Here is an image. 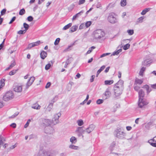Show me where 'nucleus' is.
Masks as SVG:
<instances>
[{
  "label": "nucleus",
  "mask_w": 156,
  "mask_h": 156,
  "mask_svg": "<svg viewBox=\"0 0 156 156\" xmlns=\"http://www.w3.org/2000/svg\"><path fill=\"white\" fill-rule=\"evenodd\" d=\"M123 81L120 80L115 84L114 90L115 95L118 96L121 95L123 89Z\"/></svg>",
  "instance_id": "1"
},
{
  "label": "nucleus",
  "mask_w": 156,
  "mask_h": 156,
  "mask_svg": "<svg viewBox=\"0 0 156 156\" xmlns=\"http://www.w3.org/2000/svg\"><path fill=\"white\" fill-rule=\"evenodd\" d=\"M105 32L101 29H99L94 30L92 34L94 41H98L103 38L105 36Z\"/></svg>",
  "instance_id": "2"
},
{
  "label": "nucleus",
  "mask_w": 156,
  "mask_h": 156,
  "mask_svg": "<svg viewBox=\"0 0 156 156\" xmlns=\"http://www.w3.org/2000/svg\"><path fill=\"white\" fill-rule=\"evenodd\" d=\"M114 134L115 137L121 139L124 138L126 136V133L123 129L121 128L117 129L115 131Z\"/></svg>",
  "instance_id": "3"
},
{
  "label": "nucleus",
  "mask_w": 156,
  "mask_h": 156,
  "mask_svg": "<svg viewBox=\"0 0 156 156\" xmlns=\"http://www.w3.org/2000/svg\"><path fill=\"white\" fill-rule=\"evenodd\" d=\"M58 98V96H55V97L49 102L48 106L46 108H44L45 112H50L51 111L53 107V103L57 101Z\"/></svg>",
  "instance_id": "4"
},
{
  "label": "nucleus",
  "mask_w": 156,
  "mask_h": 156,
  "mask_svg": "<svg viewBox=\"0 0 156 156\" xmlns=\"http://www.w3.org/2000/svg\"><path fill=\"white\" fill-rule=\"evenodd\" d=\"M14 97V94L11 91L6 92L3 96V100L7 101L12 99Z\"/></svg>",
  "instance_id": "5"
},
{
  "label": "nucleus",
  "mask_w": 156,
  "mask_h": 156,
  "mask_svg": "<svg viewBox=\"0 0 156 156\" xmlns=\"http://www.w3.org/2000/svg\"><path fill=\"white\" fill-rule=\"evenodd\" d=\"M61 115V114L60 112L55 114L54 115L51 120L52 124L55 125L59 123V119Z\"/></svg>",
  "instance_id": "6"
},
{
  "label": "nucleus",
  "mask_w": 156,
  "mask_h": 156,
  "mask_svg": "<svg viewBox=\"0 0 156 156\" xmlns=\"http://www.w3.org/2000/svg\"><path fill=\"white\" fill-rule=\"evenodd\" d=\"M148 103V101L145 99L144 98L139 99L138 105L140 108H143V107L147 105Z\"/></svg>",
  "instance_id": "7"
},
{
  "label": "nucleus",
  "mask_w": 156,
  "mask_h": 156,
  "mask_svg": "<svg viewBox=\"0 0 156 156\" xmlns=\"http://www.w3.org/2000/svg\"><path fill=\"white\" fill-rule=\"evenodd\" d=\"M111 95V93L108 89H106L103 94V98L106 100L109 98Z\"/></svg>",
  "instance_id": "8"
},
{
  "label": "nucleus",
  "mask_w": 156,
  "mask_h": 156,
  "mask_svg": "<svg viewBox=\"0 0 156 156\" xmlns=\"http://www.w3.org/2000/svg\"><path fill=\"white\" fill-rule=\"evenodd\" d=\"M108 20L110 23L113 24L117 22V20L113 15H110L108 17Z\"/></svg>",
  "instance_id": "9"
},
{
  "label": "nucleus",
  "mask_w": 156,
  "mask_h": 156,
  "mask_svg": "<svg viewBox=\"0 0 156 156\" xmlns=\"http://www.w3.org/2000/svg\"><path fill=\"white\" fill-rule=\"evenodd\" d=\"M45 132L48 134H52L54 132V130L53 127L51 126H47L44 129Z\"/></svg>",
  "instance_id": "10"
},
{
  "label": "nucleus",
  "mask_w": 156,
  "mask_h": 156,
  "mask_svg": "<svg viewBox=\"0 0 156 156\" xmlns=\"http://www.w3.org/2000/svg\"><path fill=\"white\" fill-rule=\"evenodd\" d=\"M35 79V77L34 76L30 77L26 84V87L27 88H28L32 84Z\"/></svg>",
  "instance_id": "11"
},
{
  "label": "nucleus",
  "mask_w": 156,
  "mask_h": 156,
  "mask_svg": "<svg viewBox=\"0 0 156 156\" xmlns=\"http://www.w3.org/2000/svg\"><path fill=\"white\" fill-rule=\"evenodd\" d=\"M95 128V125L93 124L90 125L88 128L85 129V132L87 133H89L94 130Z\"/></svg>",
  "instance_id": "12"
},
{
  "label": "nucleus",
  "mask_w": 156,
  "mask_h": 156,
  "mask_svg": "<svg viewBox=\"0 0 156 156\" xmlns=\"http://www.w3.org/2000/svg\"><path fill=\"white\" fill-rule=\"evenodd\" d=\"M40 155L38 156H54L55 154L51 153L49 152H46L44 151H41L39 152Z\"/></svg>",
  "instance_id": "13"
},
{
  "label": "nucleus",
  "mask_w": 156,
  "mask_h": 156,
  "mask_svg": "<svg viewBox=\"0 0 156 156\" xmlns=\"http://www.w3.org/2000/svg\"><path fill=\"white\" fill-rule=\"evenodd\" d=\"M42 122L44 126H47L52 124L51 121L48 119H44L42 120Z\"/></svg>",
  "instance_id": "14"
},
{
  "label": "nucleus",
  "mask_w": 156,
  "mask_h": 156,
  "mask_svg": "<svg viewBox=\"0 0 156 156\" xmlns=\"http://www.w3.org/2000/svg\"><path fill=\"white\" fill-rule=\"evenodd\" d=\"M14 91L17 92H20L22 90V86L21 85H17L14 86Z\"/></svg>",
  "instance_id": "15"
},
{
  "label": "nucleus",
  "mask_w": 156,
  "mask_h": 156,
  "mask_svg": "<svg viewBox=\"0 0 156 156\" xmlns=\"http://www.w3.org/2000/svg\"><path fill=\"white\" fill-rule=\"evenodd\" d=\"M40 41H38L37 42L30 43L29 44L28 47L27 48V49H30L32 47L38 46L40 44Z\"/></svg>",
  "instance_id": "16"
},
{
  "label": "nucleus",
  "mask_w": 156,
  "mask_h": 156,
  "mask_svg": "<svg viewBox=\"0 0 156 156\" xmlns=\"http://www.w3.org/2000/svg\"><path fill=\"white\" fill-rule=\"evenodd\" d=\"M75 132L76 133H79V136L85 133V130H84L82 127H78Z\"/></svg>",
  "instance_id": "17"
},
{
  "label": "nucleus",
  "mask_w": 156,
  "mask_h": 156,
  "mask_svg": "<svg viewBox=\"0 0 156 156\" xmlns=\"http://www.w3.org/2000/svg\"><path fill=\"white\" fill-rule=\"evenodd\" d=\"M139 99L143 98L144 97L145 93L142 90H140L138 92Z\"/></svg>",
  "instance_id": "18"
},
{
  "label": "nucleus",
  "mask_w": 156,
  "mask_h": 156,
  "mask_svg": "<svg viewBox=\"0 0 156 156\" xmlns=\"http://www.w3.org/2000/svg\"><path fill=\"white\" fill-rule=\"evenodd\" d=\"M152 61L150 59H145L143 62H142V64L144 66H148L151 63Z\"/></svg>",
  "instance_id": "19"
},
{
  "label": "nucleus",
  "mask_w": 156,
  "mask_h": 156,
  "mask_svg": "<svg viewBox=\"0 0 156 156\" xmlns=\"http://www.w3.org/2000/svg\"><path fill=\"white\" fill-rule=\"evenodd\" d=\"M84 12V11L83 10H82L79 13L76 14L75 15L73 16L72 18V20L73 21L76 20L77 18L79 17Z\"/></svg>",
  "instance_id": "20"
},
{
  "label": "nucleus",
  "mask_w": 156,
  "mask_h": 156,
  "mask_svg": "<svg viewBox=\"0 0 156 156\" xmlns=\"http://www.w3.org/2000/svg\"><path fill=\"white\" fill-rule=\"evenodd\" d=\"M146 70V67H142L140 69L139 73V76L142 77H143L144 75V72Z\"/></svg>",
  "instance_id": "21"
},
{
  "label": "nucleus",
  "mask_w": 156,
  "mask_h": 156,
  "mask_svg": "<svg viewBox=\"0 0 156 156\" xmlns=\"http://www.w3.org/2000/svg\"><path fill=\"white\" fill-rule=\"evenodd\" d=\"M47 53L44 51H42L40 54L41 57L43 59H44L47 57Z\"/></svg>",
  "instance_id": "22"
},
{
  "label": "nucleus",
  "mask_w": 156,
  "mask_h": 156,
  "mask_svg": "<svg viewBox=\"0 0 156 156\" xmlns=\"http://www.w3.org/2000/svg\"><path fill=\"white\" fill-rule=\"evenodd\" d=\"M32 108L34 109H39L40 108L41 106L37 103H35L32 105Z\"/></svg>",
  "instance_id": "23"
},
{
  "label": "nucleus",
  "mask_w": 156,
  "mask_h": 156,
  "mask_svg": "<svg viewBox=\"0 0 156 156\" xmlns=\"http://www.w3.org/2000/svg\"><path fill=\"white\" fill-rule=\"evenodd\" d=\"M150 9V8H146L144 9L142 12H141V14L142 15H144L146 14V13L149 11Z\"/></svg>",
  "instance_id": "24"
},
{
  "label": "nucleus",
  "mask_w": 156,
  "mask_h": 156,
  "mask_svg": "<svg viewBox=\"0 0 156 156\" xmlns=\"http://www.w3.org/2000/svg\"><path fill=\"white\" fill-rule=\"evenodd\" d=\"M78 28V26L76 25H75L72 26L70 29V31L72 32H74L76 31Z\"/></svg>",
  "instance_id": "25"
},
{
  "label": "nucleus",
  "mask_w": 156,
  "mask_h": 156,
  "mask_svg": "<svg viewBox=\"0 0 156 156\" xmlns=\"http://www.w3.org/2000/svg\"><path fill=\"white\" fill-rule=\"evenodd\" d=\"M105 66H102L100 69L98 71L96 76L98 77L99 74L105 68Z\"/></svg>",
  "instance_id": "26"
},
{
  "label": "nucleus",
  "mask_w": 156,
  "mask_h": 156,
  "mask_svg": "<svg viewBox=\"0 0 156 156\" xmlns=\"http://www.w3.org/2000/svg\"><path fill=\"white\" fill-rule=\"evenodd\" d=\"M114 81L113 80H105V85H111L113 83Z\"/></svg>",
  "instance_id": "27"
},
{
  "label": "nucleus",
  "mask_w": 156,
  "mask_h": 156,
  "mask_svg": "<svg viewBox=\"0 0 156 156\" xmlns=\"http://www.w3.org/2000/svg\"><path fill=\"white\" fill-rule=\"evenodd\" d=\"M76 139L74 136H72L70 139V141L72 144H75L76 142Z\"/></svg>",
  "instance_id": "28"
},
{
  "label": "nucleus",
  "mask_w": 156,
  "mask_h": 156,
  "mask_svg": "<svg viewBox=\"0 0 156 156\" xmlns=\"http://www.w3.org/2000/svg\"><path fill=\"white\" fill-rule=\"evenodd\" d=\"M126 0H121L120 5L124 7L126 5Z\"/></svg>",
  "instance_id": "29"
},
{
  "label": "nucleus",
  "mask_w": 156,
  "mask_h": 156,
  "mask_svg": "<svg viewBox=\"0 0 156 156\" xmlns=\"http://www.w3.org/2000/svg\"><path fill=\"white\" fill-rule=\"evenodd\" d=\"M122 50L121 49H119L117 51L113 52L112 54L111 55L112 56L115 55H118L120 52H121Z\"/></svg>",
  "instance_id": "30"
},
{
  "label": "nucleus",
  "mask_w": 156,
  "mask_h": 156,
  "mask_svg": "<svg viewBox=\"0 0 156 156\" xmlns=\"http://www.w3.org/2000/svg\"><path fill=\"white\" fill-rule=\"evenodd\" d=\"M72 25V24L71 23H69L63 27L62 29L63 30H65L68 29Z\"/></svg>",
  "instance_id": "31"
},
{
  "label": "nucleus",
  "mask_w": 156,
  "mask_h": 156,
  "mask_svg": "<svg viewBox=\"0 0 156 156\" xmlns=\"http://www.w3.org/2000/svg\"><path fill=\"white\" fill-rule=\"evenodd\" d=\"M77 123L78 125L79 126H82L84 123L83 120L82 119L78 120L77 121Z\"/></svg>",
  "instance_id": "32"
},
{
  "label": "nucleus",
  "mask_w": 156,
  "mask_h": 156,
  "mask_svg": "<svg viewBox=\"0 0 156 156\" xmlns=\"http://www.w3.org/2000/svg\"><path fill=\"white\" fill-rule=\"evenodd\" d=\"M18 69H14L10 71L9 73V75H10V76H12L15 74L18 71Z\"/></svg>",
  "instance_id": "33"
},
{
  "label": "nucleus",
  "mask_w": 156,
  "mask_h": 156,
  "mask_svg": "<svg viewBox=\"0 0 156 156\" xmlns=\"http://www.w3.org/2000/svg\"><path fill=\"white\" fill-rule=\"evenodd\" d=\"M95 48V47L94 46L91 47L90 48H89V50L87 51V52L86 53V55H87L88 54L90 53L92 51L93 49H94V48Z\"/></svg>",
  "instance_id": "34"
},
{
  "label": "nucleus",
  "mask_w": 156,
  "mask_h": 156,
  "mask_svg": "<svg viewBox=\"0 0 156 156\" xmlns=\"http://www.w3.org/2000/svg\"><path fill=\"white\" fill-rule=\"evenodd\" d=\"M23 27L25 29L24 31L25 32L29 29V25L26 23H24L23 24Z\"/></svg>",
  "instance_id": "35"
},
{
  "label": "nucleus",
  "mask_w": 156,
  "mask_h": 156,
  "mask_svg": "<svg viewBox=\"0 0 156 156\" xmlns=\"http://www.w3.org/2000/svg\"><path fill=\"white\" fill-rule=\"evenodd\" d=\"M152 140H149L148 142L152 146L156 147V142H153Z\"/></svg>",
  "instance_id": "36"
},
{
  "label": "nucleus",
  "mask_w": 156,
  "mask_h": 156,
  "mask_svg": "<svg viewBox=\"0 0 156 156\" xmlns=\"http://www.w3.org/2000/svg\"><path fill=\"white\" fill-rule=\"evenodd\" d=\"M69 148L74 149V150H77L78 149V147L73 145H70L69 146Z\"/></svg>",
  "instance_id": "37"
},
{
  "label": "nucleus",
  "mask_w": 156,
  "mask_h": 156,
  "mask_svg": "<svg viewBox=\"0 0 156 156\" xmlns=\"http://www.w3.org/2000/svg\"><path fill=\"white\" fill-rule=\"evenodd\" d=\"M91 24V22L90 21H87L85 24V26L86 28L88 27Z\"/></svg>",
  "instance_id": "38"
},
{
  "label": "nucleus",
  "mask_w": 156,
  "mask_h": 156,
  "mask_svg": "<svg viewBox=\"0 0 156 156\" xmlns=\"http://www.w3.org/2000/svg\"><path fill=\"white\" fill-rule=\"evenodd\" d=\"M127 33L129 35H132L134 33V31L133 30H127Z\"/></svg>",
  "instance_id": "39"
},
{
  "label": "nucleus",
  "mask_w": 156,
  "mask_h": 156,
  "mask_svg": "<svg viewBox=\"0 0 156 156\" xmlns=\"http://www.w3.org/2000/svg\"><path fill=\"white\" fill-rule=\"evenodd\" d=\"M144 87L146 89L147 93L148 94L151 91V89H150L148 85H146L144 86Z\"/></svg>",
  "instance_id": "40"
},
{
  "label": "nucleus",
  "mask_w": 156,
  "mask_h": 156,
  "mask_svg": "<svg viewBox=\"0 0 156 156\" xmlns=\"http://www.w3.org/2000/svg\"><path fill=\"white\" fill-rule=\"evenodd\" d=\"M115 142H113L111 144L110 147V149L111 150H112L113 148L115 147Z\"/></svg>",
  "instance_id": "41"
},
{
  "label": "nucleus",
  "mask_w": 156,
  "mask_h": 156,
  "mask_svg": "<svg viewBox=\"0 0 156 156\" xmlns=\"http://www.w3.org/2000/svg\"><path fill=\"white\" fill-rule=\"evenodd\" d=\"M25 10L24 9H21L19 12V14L20 15H22L25 13Z\"/></svg>",
  "instance_id": "42"
},
{
  "label": "nucleus",
  "mask_w": 156,
  "mask_h": 156,
  "mask_svg": "<svg viewBox=\"0 0 156 156\" xmlns=\"http://www.w3.org/2000/svg\"><path fill=\"white\" fill-rule=\"evenodd\" d=\"M60 41V38H57L54 42V44L55 45H58L59 42Z\"/></svg>",
  "instance_id": "43"
},
{
  "label": "nucleus",
  "mask_w": 156,
  "mask_h": 156,
  "mask_svg": "<svg viewBox=\"0 0 156 156\" xmlns=\"http://www.w3.org/2000/svg\"><path fill=\"white\" fill-rule=\"evenodd\" d=\"M104 100L102 99H99L96 101V103L97 104H100L103 103Z\"/></svg>",
  "instance_id": "44"
},
{
  "label": "nucleus",
  "mask_w": 156,
  "mask_h": 156,
  "mask_svg": "<svg viewBox=\"0 0 156 156\" xmlns=\"http://www.w3.org/2000/svg\"><path fill=\"white\" fill-rule=\"evenodd\" d=\"M130 47V44H127L126 45H125L123 48L125 50H126L128 48H129Z\"/></svg>",
  "instance_id": "45"
},
{
  "label": "nucleus",
  "mask_w": 156,
  "mask_h": 156,
  "mask_svg": "<svg viewBox=\"0 0 156 156\" xmlns=\"http://www.w3.org/2000/svg\"><path fill=\"white\" fill-rule=\"evenodd\" d=\"M19 113L18 112H16L14 114L10 117H9V118H13L17 116L19 114Z\"/></svg>",
  "instance_id": "46"
},
{
  "label": "nucleus",
  "mask_w": 156,
  "mask_h": 156,
  "mask_svg": "<svg viewBox=\"0 0 156 156\" xmlns=\"http://www.w3.org/2000/svg\"><path fill=\"white\" fill-rule=\"evenodd\" d=\"M143 80H144L143 79H137V84H141L143 83Z\"/></svg>",
  "instance_id": "47"
},
{
  "label": "nucleus",
  "mask_w": 156,
  "mask_h": 156,
  "mask_svg": "<svg viewBox=\"0 0 156 156\" xmlns=\"http://www.w3.org/2000/svg\"><path fill=\"white\" fill-rule=\"evenodd\" d=\"M30 122V119H29L26 124L24 125V128H27L29 126V123Z\"/></svg>",
  "instance_id": "48"
},
{
  "label": "nucleus",
  "mask_w": 156,
  "mask_h": 156,
  "mask_svg": "<svg viewBox=\"0 0 156 156\" xmlns=\"http://www.w3.org/2000/svg\"><path fill=\"white\" fill-rule=\"evenodd\" d=\"M51 66V65L50 63H48V64H47L45 66V69L47 70L48 69H49L50 67Z\"/></svg>",
  "instance_id": "49"
},
{
  "label": "nucleus",
  "mask_w": 156,
  "mask_h": 156,
  "mask_svg": "<svg viewBox=\"0 0 156 156\" xmlns=\"http://www.w3.org/2000/svg\"><path fill=\"white\" fill-rule=\"evenodd\" d=\"M111 53H104V54H102L101 55L100 58H102L106 56L107 55H109Z\"/></svg>",
  "instance_id": "50"
},
{
  "label": "nucleus",
  "mask_w": 156,
  "mask_h": 156,
  "mask_svg": "<svg viewBox=\"0 0 156 156\" xmlns=\"http://www.w3.org/2000/svg\"><path fill=\"white\" fill-rule=\"evenodd\" d=\"M16 64V62L15 61H13L12 62V63L11 65L9 66L11 68H12L13 66H14Z\"/></svg>",
  "instance_id": "51"
},
{
  "label": "nucleus",
  "mask_w": 156,
  "mask_h": 156,
  "mask_svg": "<svg viewBox=\"0 0 156 156\" xmlns=\"http://www.w3.org/2000/svg\"><path fill=\"white\" fill-rule=\"evenodd\" d=\"M144 18V16H142L140 17L138 19V21L139 23H141L143 22V19Z\"/></svg>",
  "instance_id": "52"
},
{
  "label": "nucleus",
  "mask_w": 156,
  "mask_h": 156,
  "mask_svg": "<svg viewBox=\"0 0 156 156\" xmlns=\"http://www.w3.org/2000/svg\"><path fill=\"white\" fill-rule=\"evenodd\" d=\"M85 27V24L84 23H82L80 25L79 29L80 30H81L84 28Z\"/></svg>",
  "instance_id": "53"
},
{
  "label": "nucleus",
  "mask_w": 156,
  "mask_h": 156,
  "mask_svg": "<svg viewBox=\"0 0 156 156\" xmlns=\"http://www.w3.org/2000/svg\"><path fill=\"white\" fill-rule=\"evenodd\" d=\"M6 10V9H3L2 10L1 12V15L2 16L5 14V13Z\"/></svg>",
  "instance_id": "54"
},
{
  "label": "nucleus",
  "mask_w": 156,
  "mask_h": 156,
  "mask_svg": "<svg viewBox=\"0 0 156 156\" xmlns=\"http://www.w3.org/2000/svg\"><path fill=\"white\" fill-rule=\"evenodd\" d=\"M85 2V0H79L78 4L79 5L83 4Z\"/></svg>",
  "instance_id": "55"
},
{
  "label": "nucleus",
  "mask_w": 156,
  "mask_h": 156,
  "mask_svg": "<svg viewBox=\"0 0 156 156\" xmlns=\"http://www.w3.org/2000/svg\"><path fill=\"white\" fill-rule=\"evenodd\" d=\"M26 32H25L24 30H20V31H19L17 33L18 34H24Z\"/></svg>",
  "instance_id": "56"
},
{
  "label": "nucleus",
  "mask_w": 156,
  "mask_h": 156,
  "mask_svg": "<svg viewBox=\"0 0 156 156\" xmlns=\"http://www.w3.org/2000/svg\"><path fill=\"white\" fill-rule=\"evenodd\" d=\"M27 19L28 21L31 22L33 20V18L32 16H28Z\"/></svg>",
  "instance_id": "57"
},
{
  "label": "nucleus",
  "mask_w": 156,
  "mask_h": 156,
  "mask_svg": "<svg viewBox=\"0 0 156 156\" xmlns=\"http://www.w3.org/2000/svg\"><path fill=\"white\" fill-rule=\"evenodd\" d=\"M16 144H15L14 145H12L9 147V148L8 149L9 150H11L13 149H14L16 147Z\"/></svg>",
  "instance_id": "58"
},
{
  "label": "nucleus",
  "mask_w": 156,
  "mask_h": 156,
  "mask_svg": "<svg viewBox=\"0 0 156 156\" xmlns=\"http://www.w3.org/2000/svg\"><path fill=\"white\" fill-rule=\"evenodd\" d=\"M95 77V76L94 75H93L91 76V78L90 80V81L91 82H92L94 81Z\"/></svg>",
  "instance_id": "59"
},
{
  "label": "nucleus",
  "mask_w": 156,
  "mask_h": 156,
  "mask_svg": "<svg viewBox=\"0 0 156 156\" xmlns=\"http://www.w3.org/2000/svg\"><path fill=\"white\" fill-rule=\"evenodd\" d=\"M70 47H71V46H69L67 48L64 49L63 51L64 52H67V51H69L70 50L69 48H70Z\"/></svg>",
  "instance_id": "60"
},
{
  "label": "nucleus",
  "mask_w": 156,
  "mask_h": 156,
  "mask_svg": "<svg viewBox=\"0 0 156 156\" xmlns=\"http://www.w3.org/2000/svg\"><path fill=\"white\" fill-rule=\"evenodd\" d=\"M16 19V17H15V16L13 17L12 18V19L10 21L9 23V24H10L12 23L13 21H15V20Z\"/></svg>",
  "instance_id": "61"
},
{
  "label": "nucleus",
  "mask_w": 156,
  "mask_h": 156,
  "mask_svg": "<svg viewBox=\"0 0 156 156\" xmlns=\"http://www.w3.org/2000/svg\"><path fill=\"white\" fill-rule=\"evenodd\" d=\"M4 106L3 101L0 100V108H2Z\"/></svg>",
  "instance_id": "62"
},
{
  "label": "nucleus",
  "mask_w": 156,
  "mask_h": 156,
  "mask_svg": "<svg viewBox=\"0 0 156 156\" xmlns=\"http://www.w3.org/2000/svg\"><path fill=\"white\" fill-rule=\"evenodd\" d=\"M51 85V83L50 82H48L47 83V84L45 86V88H48L50 87Z\"/></svg>",
  "instance_id": "63"
},
{
  "label": "nucleus",
  "mask_w": 156,
  "mask_h": 156,
  "mask_svg": "<svg viewBox=\"0 0 156 156\" xmlns=\"http://www.w3.org/2000/svg\"><path fill=\"white\" fill-rule=\"evenodd\" d=\"M10 126L13 128H15L16 126V124L15 123H12L11 124Z\"/></svg>",
  "instance_id": "64"
}]
</instances>
